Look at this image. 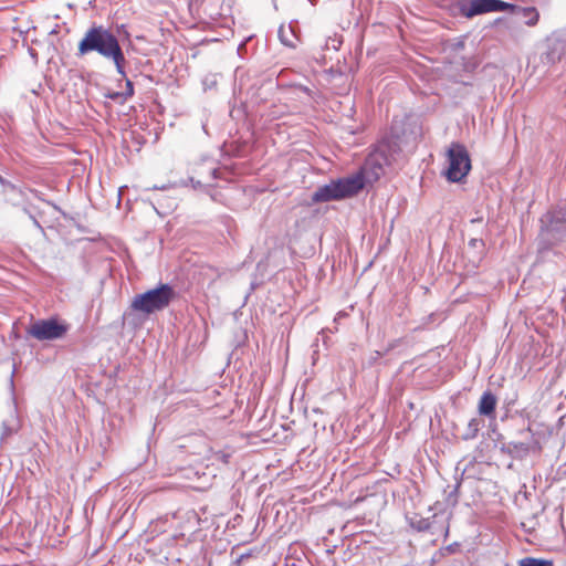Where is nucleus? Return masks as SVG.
<instances>
[{
  "instance_id": "1",
  "label": "nucleus",
  "mask_w": 566,
  "mask_h": 566,
  "mask_svg": "<svg viewBox=\"0 0 566 566\" xmlns=\"http://www.w3.org/2000/svg\"><path fill=\"white\" fill-rule=\"evenodd\" d=\"M93 52L107 61H112L117 73L126 77L125 65L127 61L118 38L111 29L93 24L86 30L78 42L76 55L81 57Z\"/></svg>"
},
{
  "instance_id": "2",
  "label": "nucleus",
  "mask_w": 566,
  "mask_h": 566,
  "mask_svg": "<svg viewBox=\"0 0 566 566\" xmlns=\"http://www.w3.org/2000/svg\"><path fill=\"white\" fill-rule=\"evenodd\" d=\"M365 187V177L361 171L352 176L332 179L328 184L319 186L311 196L313 203L338 201L354 197Z\"/></svg>"
},
{
  "instance_id": "3",
  "label": "nucleus",
  "mask_w": 566,
  "mask_h": 566,
  "mask_svg": "<svg viewBox=\"0 0 566 566\" xmlns=\"http://www.w3.org/2000/svg\"><path fill=\"white\" fill-rule=\"evenodd\" d=\"M176 297L177 293L170 284L160 283L155 289L137 294L133 298L130 307L136 312L151 314L168 307Z\"/></svg>"
},
{
  "instance_id": "4",
  "label": "nucleus",
  "mask_w": 566,
  "mask_h": 566,
  "mask_svg": "<svg viewBox=\"0 0 566 566\" xmlns=\"http://www.w3.org/2000/svg\"><path fill=\"white\" fill-rule=\"evenodd\" d=\"M449 167L444 172L451 182L462 181L471 170V159L467 148L460 143H452L447 151Z\"/></svg>"
},
{
  "instance_id": "5",
  "label": "nucleus",
  "mask_w": 566,
  "mask_h": 566,
  "mask_svg": "<svg viewBox=\"0 0 566 566\" xmlns=\"http://www.w3.org/2000/svg\"><path fill=\"white\" fill-rule=\"evenodd\" d=\"M513 8V3L503 0H462L458 4L459 13L468 19L490 12H506Z\"/></svg>"
},
{
  "instance_id": "6",
  "label": "nucleus",
  "mask_w": 566,
  "mask_h": 566,
  "mask_svg": "<svg viewBox=\"0 0 566 566\" xmlns=\"http://www.w3.org/2000/svg\"><path fill=\"white\" fill-rule=\"evenodd\" d=\"M69 331V325L56 317L38 319L28 328V335L36 340H55L62 338Z\"/></svg>"
},
{
  "instance_id": "7",
  "label": "nucleus",
  "mask_w": 566,
  "mask_h": 566,
  "mask_svg": "<svg viewBox=\"0 0 566 566\" xmlns=\"http://www.w3.org/2000/svg\"><path fill=\"white\" fill-rule=\"evenodd\" d=\"M192 172L198 176V179L191 176L181 182L182 186H187L190 182L195 189L203 185L210 187L213 186L214 180L221 178L217 163L208 156L193 164Z\"/></svg>"
},
{
  "instance_id": "8",
  "label": "nucleus",
  "mask_w": 566,
  "mask_h": 566,
  "mask_svg": "<svg viewBox=\"0 0 566 566\" xmlns=\"http://www.w3.org/2000/svg\"><path fill=\"white\" fill-rule=\"evenodd\" d=\"M539 245L546 248L553 245L566 238V222L549 218L546 213L541 219Z\"/></svg>"
},
{
  "instance_id": "9",
  "label": "nucleus",
  "mask_w": 566,
  "mask_h": 566,
  "mask_svg": "<svg viewBox=\"0 0 566 566\" xmlns=\"http://www.w3.org/2000/svg\"><path fill=\"white\" fill-rule=\"evenodd\" d=\"M497 399L493 392L486 390L482 394L479 405L478 411L481 416L493 418L495 416Z\"/></svg>"
},
{
  "instance_id": "10",
  "label": "nucleus",
  "mask_w": 566,
  "mask_h": 566,
  "mask_svg": "<svg viewBox=\"0 0 566 566\" xmlns=\"http://www.w3.org/2000/svg\"><path fill=\"white\" fill-rule=\"evenodd\" d=\"M507 12H512L513 14H515L528 27L535 25L539 20V13L537 9L534 7H518L514 4V8L509 9Z\"/></svg>"
},
{
  "instance_id": "11",
  "label": "nucleus",
  "mask_w": 566,
  "mask_h": 566,
  "mask_svg": "<svg viewBox=\"0 0 566 566\" xmlns=\"http://www.w3.org/2000/svg\"><path fill=\"white\" fill-rule=\"evenodd\" d=\"M296 20L292 21L286 28L284 24L280 25L277 35L281 43L287 48L295 49L296 42L298 41V35L296 33L295 24Z\"/></svg>"
},
{
  "instance_id": "12",
  "label": "nucleus",
  "mask_w": 566,
  "mask_h": 566,
  "mask_svg": "<svg viewBox=\"0 0 566 566\" xmlns=\"http://www.w3.org/2000/svg\"><path fill=\"white\" fill-rule=\"evenodd\" d=\"M20 427L19 418L15 410H12L10 416L2 421L0 443H3L8 437L18 432Z\"/></svg>"
},
{
  "instance_id": "13",
  "label": "nucleus",
  "mask_w": 566,
  "mask_h": 566,
  "mask_svg": "<svg viewBox=\"0 0 566 566\" xmlns=\"http://www.w3.org/2000/svg\"><path fill=\"white\" fill-rule=\"evenodd\" d=\"M502 452L510 454L511 457H522L527 454L530 451V444L525 442H509L502 446Z\"/></svg>"
},
{
  "instance_id": "14",
  "label": "nucleus",
  "mask_w": 566,
  "mask_h": 566,
  "mask_svg": "<svg viewBox=\"0 0 566 566\" xmlns=\"http://www.w3.org/2000/svg\"><path fill=\"white\" fill-rule=\"evenodd\" d=\"M390 138L392 139L394 146H399L402 143H406L405 130H403V122L394 119L390 126Z\"/></svg>"
},
{
  "instance_id": "15",
  "label": "nucleus",
  "mask_w": 566,
  "mask_h": 566,
  "mask_svg": "<svg viewBox=\"0 0 566 566\" xmlns=\"http://www.w3.org/2000/svg\"><path fill=\"white\" fill-rule=\"evenodd\" d=\"M480 427L481 420L472 418L467 424L465 431L462 434V439L465 441L474 439L478 436Z\"/></svg>"
},
{
  "instance_id": "16",
  "label": "nucleus",
  "mask_w": 566,
  "mask_h": 566,
  "mask_svg": "<svg viewBox=\"0 0 566 566\" xmlns=\"http://www.w3.org/2000/svg\"><path fill=\"white\" fill-rule=\"evenodd\" d=\"M554 563L551 559L524 557L518 560V566H553Z\"/></svg>"
},
{
  "instance_id": "17",
  "label": "nucleus",
  "mask_w": 566,
  "mask_h": 566,
  "mask_svg": "<svg viewBox=\"0 0 566 566\" xmlns=\"http://www.w3.org/2000/svg\"><path fill=\"white\" fill-rule=\"evenodd\" d=\"M549 218H555V220H560L566 222V203L557 207L553 211H548Z\"/></svg>"
},
{
  "instance_id": "18",
  "label": "nucleus",
  "mask_w": 566,
  "mask_h": 566,
  "mask_svg": "<svg viewBox=\"0 0 566 566\" xmlns=\"http://www.w3.org/2000/svg\"><path fill=\"white\" fill-rule=\"evenodd\" d=\"M0 184L1 186L3 187V190L6 192H9V191H19L21 193V190L18 189V187L15 185H13L12 182H10L9 180L4 179L1 175H0Z\"/></svg>"
},
{
  "instance_id": "19",
  "label": "nucleus",
  "mask_w": 566,
  "mask_h": 566,
  "mask_svg": "<svg viewBox=\"0 0 566 566\" xmlns=\"http://www.w3.org/2000/svg\"><path fill=\"white\" fill-rule=\"evenodd\" d=\"M105 96L113 101H125V94L123 92H109Z\"/></svg>"
},
{
  "instance_id": "20",
  "label": "nucleus",
  "mask_w": 566,
  "mask_h": 566,
  "mask_svg": "<svg viewBox=\"0 0 566 566\" xmlns=\"http://www.w3.org/2000/svg\"><path fill=\"white\" fill-rule=\"evenodd\" d=\"M125 94V97H130L134 94V84L130 80H126V91L123 92Z\"/></svg>"
},
{
  "instance_id": "21",
  "label": "nucleus",
  "mask_w": 566,
  "mask_h": 566,
  "mask_svg": "<svg viewBox=\"0 0 566 566\" xmlns=\"http://www.w3.org/2000/svg\"><path fill=\"white\" fill-rule=\"evenodd\" d=\"M469 245L472 247V248H478V247H483L484 243H483V240L482 239H471L469 241Z\"/></svg>"
},
{
  "instance_id": "22",
  "label": "nucleus",
  "mask_w": 566,
  "mask_h": 566,
  "mask_svg": "<svg viewBox=\"0 0 566 566\" xmlns=\"http://www.w3.org/2000/svg\"><path fill=\"white\" fill-rule=\"evenodd\" d=\"M175 186H176L175 184L174 185H171V184H169V185H159V186H154L153 189L167 190V189H169L171 187H175Z\"/></svg>"
},
{
  "instance_id": "23",
  "label": "nucleus",
  "mask_w": 566,
  "mask_h": 566,
  "mask_svg": "<svg viewBox=\"0 0 566 566\" xmlns=\"http://www.w3.org/2000/svg\"><path fill=\"white\" fill-rule=\"evenodd\" d=\"M14 373H15V368H13L12 373H11V376H10V386L11 388L13 389L14 387V382H13V376H14Z\"/></svg>"
},
{
  "instance_id": "24",
  "label": "nucleus",
  "mask_w": 566,
  "mask_h": 566,
  "mask_svg": "<svg viewBox=\"0 0 566 566\" xmlns=\"http://www.w3.org/2000/svg\"><path fill=\"white\" fill-rule=\"evenodd\" d=\"M229 457H230L229 454L221 453L220 459H221L224 463H227V462H228Z\"/></svg>"
},
{
  "instance_id": "25",
  "label": "nucleus",
  "mask_w": 566,
  "mask_h": 566,
  "mask_svg": "<svg viewBox=\"0 0 566 566\" xmlns=\"http://www.w3.org/2000/svg\"><path fill=\"white\" fill-rule=\"evenodd\" d=\"M36 198L42 200V195L38 190H30Z\"/></svg>"
},
{
  "instance_id": "26",
  "label": "nucleus",
  "mask_w": 566,
  "mask_h": 566,
  "mask_svg": "<svg viewBox=\"0 0 566 566\" xmlns=\"http://www.w3.org/2000/svg\"><path fill=\"white\" fill-rule=\"evenodd\" d=\"M46 203H48V205H50V206H52V207H53V209H55L56 211L62 212V211H61V209H60L55 203L50 202V201H46Z\"/></svg>"
},
{
  "instance_id": "27",
  "label": "nucleus",
  "mask_w": 566,
  "mask_h": 566,
  "mask_svg": "<svg viewBox=\"0 0 566 566\" xmlns=\"http://www.w3.org/2000/svg\"><path fill=\"white\" fill-rule=\"evenodd\" d=\"M31 218H32V221H33L34 226L38 227V228H41L39 221L35 218H33V217H31Z\"/></svg>"
},
{
  "instance_id": "28",
  "label": "nucleus",
  "mask_w": 566,
  "mask_h": 566,
  "mask_svg": "<svg viewBox=\"0 0 566 566\" xmlns=\"http://www.w3.org/2000/svg\"><path fill=\"white\" fill-rule=\"evenodd\" d=\"M249 556L248 554L247 555H241L240 558L238 559V563L243 559L244 557Z\"/></svg>"
},
{
  "instance_id": "29",
  "label": "nucleus",
  "mask_w": 566,
  "mask_h": 566,
  "mask_svg": "<svg viewBox=\"0 0 566 566\" xmlns=\"http://www.w3.org/2000/svg\"><path fill=\"white\" fill-rule=\"evenodd\" d=\"M308 1H310L313 6H315L317 0H308Z\"/></svg>"
}]
</instances>
